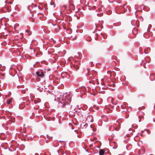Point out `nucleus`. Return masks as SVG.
Segmentation results:
<instances>
[{
	"mask_svg": "<svg viewBox=\"0 0 155 155\" xmlns=\"http://www.w3.org/2000/svg\"><path fill=\"white\" fill-rule=\"evenodd\" d=\"M63 101L64 104H70V102L71 101V97L70 94H68L65 95L64 94L62 97L60 98Z\"/></svg>",
	"mask_w": 155,
	"mask_h": 155,
	"instance_id": "obj_1",
	"label": "nucleus"
},
{
	"mask_svg": "<svg viewBox=\"0 0 155 155\" xmlns=\"http://www.w3.org/2000/svg\"><path fill=\"white\" fill-rule=\"evenodd\" d=\"M96 75V74L95 71H91V73H89L87 76L88 78L91 80H93V82L92 83L94 84H99L98 82V80L94 78V77H95Z\"/></svg>",
	"mask_w": 155,
	"mask_h": 155,
	"instance_id": "obj_2",
	"label": "nucleus"
},
{
	"mask_svg": "<svg viewBox=\"0 0 155 155\" xmlns=\"http://www.w3.org/2000/svg\"><path fill=\"white\" fill-rule=\"evenodd\" d=\"M79 64V61L78 60L74 61V63H72L74 67L76 70L79 69V67L78 65Z\"/></svg>",
	"mask_w": 155,
	"mask_h": 155,
	"instance_id": "obj_3",
	"label": "nucleus"
},
{
	"mask_svg": "<svg viewBox=\"0 0 155 155\" xmlns=\"http://www.w3.org/2000/svg\"><path fill=\"white\" fill-rule=\"evenodd\" d=\"M69 3V8L71 10H74L75 8V7L73 2L71 0H69L68 1Z\"/></svg>",
	"mask_w": 155,
	"mask_h": 155,
	"instance_id": "obj_4",
	"label": "nucleus"
},
{
	"mask_svg": "<svg viewBox=\"0 0 155 155\" xmlns=\"http://www.w3.org/2000/svg\"><path fill=\"white\" fill-rule=\"evenodd\" d=\"M36 75L38 76L42 77L44 76V73L41 71H38L36 72Z\"/></svg>",
	"mask_w": 155,
	"mask_h": 155,
	"instance_id": "obj_5",
	"label": "nucleus"
},
{
	"mask_svg": "<svg viewBox=\"0 0 155 155\" xmlns=\"http://www.w3.org/2000/svg\"><path fill=\"white\" fill-rule=\"evenodd\" d=\"M66 104H64L63 101H62V100L61 99H60V102L59 103L58 106L60 107H63Z\"/></svg>",
	"mask_w": 155,
	"mask_h": 155,
	"instance_id": "obj_6",
	"label": "nucleus"
},
{
	"mask_svg": "<svg viewBox=\"0 0 155 155\" xmlns=\"http://www.w3.org/2000/svg\"><path fill=\"white\" fill-rule=\"evenodd\" d=\"M67 7L65 5H63L62 8L60 11V12L61 14H63V12H64L66 9Z\"/></svg>",
	"mask_w": 155,
	"mask_h": 155,
	"instance_id": "obj_7",
	"label": "nucleus"
},
{
	"mask_svg": "<svg viewBox=\"0 0 155 155\" xmlns=\"http://www.w3.org/2000/svg\"><path fill=\"white\" fill-rule=\"evenodd\" d=\"M138 31L137 29L134 28L132 30V33L134 35H136L138 34Z\"/></svg>",
	"mask_w": 155,
	"mask_h": 155,
	"instance_id": "obj_8",
	"label": "nucleus"
},
{
	"mask_svg": "<svg viewBox=\"0 0 155 155\" xmlns=\"http://www.w3.org/2000/svg\"><path fill=\"white\" fill-rule=\"evenodd\" d=\"M127 103H125L124 104H123L121 105V107L122 109H124L126 108L127 106Z\"/></svg>",
	"mask_w": 155,
	"mask_h": 155,
	"instance_id": "obj_9",
	"label": "nucleus"
},
{
	"mask_svg": "<svg viewBox=\"0 0 155 155\" xmlns=\"http://www.w3.org/2000/svg\"><path fill=\"white\" fill-rule=\"evenodd\" d=\"M143 9L145 10L146 11H148L150 9L147 6H144L143 7Z\"/></svg>",
	"mask_w": 155,
	"mask_h": 155,
	"instance_id": "obj_10",
	"label": "nucleus"
},
{
	"mask_svg": "<svg viewBox=\"0 0 155 155\" xmlns=\"http://www.w3.org/2000/svg\"><path fill=\"white\" fill-rule=\"evenodd\" d=\"M104 151L103 149L101 150L99 152V154L100 155H103L104 153Z\"/></svg>",
	"mask_w": 155,
	"mask_h": 155,
	"instance_id": "obj_11",
	"label": "nucleus"
},
{
	"mask_svg": "<svg viewBox=\"0 0 155 155\" xmlns=\"http://www.w3.org/2000/svg\"><path fill=\"white\" fill-rule=\"evenodd\" d=\"M68 75V74L67 72H62L61 73V75L62 77H67V75Z\"/></svg>",
	"mask_w": 155,
	"mask_h": 155,
	"instance_id": "obj_12",
	"label": "nucleus"
},
{
	"mask_svg": "<svg viewBox=\"0 0 155 155\" xmlns=\"http://www.w3.org/2000/svg\"><path fill=\"white\" fill-rule=\"evenodd\" d=\"M81 91L80 92L81 94H83L84 93L83 92H82V91H84L85 90H87V89L84 87H81Z\"/></svg>",
	"mask_w": 155,
	"mask_h": 155,
	"instance_id": "obj_13",
	"label": "nucleus"
},
{
	"mask_svg": "<svg viewBox=\"0 0 155 155\" xmlns=\"http://www.w3.org/2000/svg\"><path fill=\"white\" fill-rule=\"evenodd\" d=\"M8 124L7 125V124H2V126L4 127V128L5 129H7V128H6L7 127V126L8 125Z\"/></svg>",
	"mask_w": 155,
	"mask_h": 155,
	"instance_id": "obj_14",
	"label": "nucleus"
},
{
	"mask_svg": "<svg viewBox=\"0 0 155 155\" xmlns=\"http://www.w3.org/2000/svg\"><path fill=\"white\" fill-rule=\"evenodd\" d=\"M81 126L84 127L85 128H86L87 126V124L86 123H83L81 124Z\"/></svg>",
	"mask_w": 155,
	"mask_h": 155,
	"instance_id": "obj_15",
	"label": "nucleus"
},
{
	"mask_svg": "<svg viewBox=\"0 0 155 155\" xmlns=\"http://www.w3.org/2000/svg\"><path fill=\"white\" fill-rule=\"evenodd\" d=\"M50 5L53 6V7L54 8L55 7V5L54 3L53 2H51L50 3Z\"/></svg>",
	"mask_w": 155,
	"mask_h": 155,
	"instance_id": "obj_16",
	"label": "nucleus"
},
{
	"mask_svg": "<svg viewBox=\"0 0 155 155\" xmlns=\"http://www.w3.org/2000/svg\"><path fill=\"white\" fill-rule=\"evenodd\" d=\"M91 127V130H92L93 131H94V129L93 128V126L92 125H91L90 126Z\"/></svg>",
	"mask_w": 155,
	"mask_h": 155,
	"instance_id": "obj_17",
	"label": "nucleus"
},
{
	"mask_svg": "<svg viewBox=\"0 0 155 155\" xmlns=\"http://www.w3.org/2000/svg\"><path fill=\"white\" fill-rule=\"evenodd\" d=\"M101 35L103 36L104 39H105L106 38V35H104V34L102 33H101Z\"/></svg>",
	"mask_w": 155,
	"mask_h": 155,
	"instance_id": "obj_18",
	"label": "nucleus"
},
{
	"mask_svg": "<svg viewBox=\"0 0 155 155\" xmlns=\"http://www.w3.org/2000/svg\"><path fill=\"white\" fill-rule=\"evenodd\" d=\"M70 38H71L70 39L72 40H74L76 39V36H74V37L73 38H72L71 37Z\"/></svg>",
	"mask_w": 155,
	"mask_h": 155,
	"instance_id": "obj_19",
	"label": "nucleus"
},
{
	"mask_svg": "<svg viewBox=\"0 0 155 155\" xmlns=\"http://www.w3.org/2000/svg\"><path fill=\"white\" fill-rule=\"evenodd\" d=\"M12 102V100H8L7 101V104H10V103Z\"/></svg>",
	"mask_w": 155,
	"mask_h": 155,
	"instance_id": "obj_20",
	"label": "nucleus"
},
{
	"mask_svg": "<svg viewBox=\"0 0 155 155\" xmlns=\"http://www.w3.org/2000/svg\"><path fill=\"white\" fill-rule=\"evenodd\" d=\"M128 8L127 7L126 8H125V11L126 12H127L128 11Z\"/></svg>",
	"mask_w": 155,
	"mask_h": 155,
	"instance_id": "obj_21",
	"label": "nucleus"
},
{
	"mask_svg": "<svg viewBox=\"0 0 155 155\" xmlns=\"http://www.w3.org/2000/svg\"><path fill=\"white\" fill-rule=\"evenodd\" d=\"M74 131H75V132H76L77 134H78V132L77 131V130H74Z\"/></svg>",
	"mask_w": 155,
	"mask_h": 155,
	"instance_id": "obj_22",
	"label": "nucleus"
},
{
	"mask_svg": "<svg viewBox=\"0 0 155 155\" xmlns=\"http://www.w3.org/2000/svg\"><path fill=\"white\" fill-rule=\"evenodd\" d=\"M78 57V55H76V56H75L74 57L75 58L76 57Z\"/></svg>",
	"mask_w": 155,
	"mask_h": 155,
	"instance_id": "obj_23",
	"label": "nucleus"
},
{
	"mask_svg": "<svg viewBox=\"0 0 155 155\" xmlns=\"http://www.w3.org/2000/svg\"><path fill=\"white\" fill-rule=\"evenodd\" d=\"M128 109H130V110H131V107H129L128 108Z\"/></svg>",
	"mask_w": 155,
	"mask_h": 155,
	"instance_id": "obj_24",
	"label": "nucleus"
},
{
	"mask_svg": "<svg viewBox=\"0 0 155 155\" xmlns=\"http://www.w3.org/2000/svg\"><path fill=\"white\" fill-rule=\"evenodd\" d=\"M144 53L146 54H147V53L146 52L145 50L144 51Z\"/></svg>",
	"mask_w": 155,
	"mask_h": 155,
	"instance_id": "obj_25",
	"label": "nucleus"
},
{
	"mask_svg": "<svg viewBox=\"0 0 155 155\" xmlns=\"http://www.w3.org/2000/svg\"><path fill=\"white\" fill-rule=\"evenodd\" d=\"M143 67H144V68H146V66H145V65H143Z\"/></svg>",
	"mask_w": 155,
	"mask_h": 155,
	"instance_id": "obj_26",
	"label": "nucleus"
},
{
	"mask_svg": "<svg viewBox=\"0 0 155 155\" xmlns=\"http://www.w3.org/2000/svg\"><path fill=\"white\" fill-rule=\"evenodd\" d=\"M105 117L107 119V117L106 116H105Z\"/></svg>",
	"mask_w": 155,
	"mask_h": 155,
	"instance_id": "obj_27",
	"label": "nucleus"
},
{
	"mask_svg": "<svg viewBox=\"0 0 155 155\" xmlns=\"http://www.w3.org/2000/svg\"><path fill=\"white\" fill-rule=\"evenodd\" d=\"M103 21H101V23H103Z\"/></svg>",
	"mask_w": 155,
	"mask_h": 155,
	"instance_id": "obj_28",
	"label": "nucleus"
},
{
	"mask_svg": "<svg viewBox=\"0 0 155 155\" xmlns=\"http://www.w3.org/2000/svg\"><path fill=\"white\" fill-rule=\"evenodd\" d=\"M95 25L96 27H97V25H96V24H95Z\"/></svg>",
	"mask_w": 155,
	"mask_h": 155,
	"instance_id": "obj_29",
	"label": "nucleus"
},
{
	"mask_svg": "<svg viewBox=\"0 0 155 155\" xmlns=\"http://www.w3.org/2000/svg\"><path fill=\"white\" fill-rule=\"evenodd\" d=\"M99 15V14H97V15L98 16V15Z\"/></svg>",
	"mask_w": 155,
	"mask_h": 155,
	"instance_id": "obj_30",
	"label": "nucleus"
},
{
	"mask_svg": "<svg viewBox=\"0 0 155 155\" xmlns=\"http://www.w3.org/2000/svg\"><path fill=\"white\" fill-rule=\"evenodd\" d=\"M2 100H3V98L2 97Z\"/></svg>",
	"mask_w": 155,
	"mask_h": 155,
	"instance_id": "obj_31",
	"label": "nucleus"
},
{
	"mask_svg": "<svg viewBox=\"0 0 155 155\" xmlns=\"http://www.w3.org/2000/svg\"><path fill=\"white\" fill-rule=\"evenodd\" d=\"M139 122L140 121V119L139 120Z\"/></svg>",
	"mask_w": 155,
	"mask_h": 155,
	"instance_id": "obj_32",
	"label": "nucleus"
},
{
	"mask_svg": "<svg viewBox=\"0 0 155 155\" xmlns=\"http://www.w3.org/2000/svg\"><path fill=\"white\" fill-rule=\"evenodd\" d=\"M89 82H90V83H91V81H89Z\"/></svg>",
	"mask_w": 155,
	"mask_h": 155,
	"instance_id": "obj_33",
	"label": "nucleus"
},
{
	"mask_svg": "<svg viewBox=\"0 0 155 155\" xmlns=\"http://www.w3.org/2000/svg\"><path fill=\"white\" fill-rule=\"evenodd\" d=\"M125 5H124L123 6V7L124 6H125Z\"/></svg>",
	"mask_w": 155,
	"mask_h": 155,
	"instance_id": "obj_34",
	"label": "nucleus"
},
{
	"mask_svg": "<svg viewBox=\"0 0 155 155\" xmlns=\"http://www.w3.org/2000/svg\"><path fill=\"white\" fill-rule=\"evenodd\" d=\"M117 124H119L118 122H117Z\"/></svg>",
	"mask_w": 155,
	"mask_h": 155,
	"instance_id": "obj_35",
	"label": "nucleus"
},
{
	"mask_svg": "<svg viewBox=\"0 0 155 155\" xmlns=\"http://www.w3.org/2000/svg\"><path fill=\"white\" fill-rule=\"evenodd\" d=\"M131 126V127H133V125H132Z\"/></svg>",
	"mask_w": 155,
	"mask_h": 155,
	"instance_id": "obj_36",
	"label": "nucleus"
},
{
	"mask_svg": "<svg viewBox=\"0 0 155 155\" xmlns=\"http://www.w3.org/2000/svg\"><path fill=\"white\" fill-rule=\"evenodd\" d=\"M95 2H96V0H95Z\"/></svg>",
	"mask_w": 155,
	"mask_h": 155,
	"instance_id": "obj_37",
	"label": "nucleus"
},
{
	"mask_svg": "<svg viewBox=\"0 0 155 155\" xmlns=\"http://www.w3.org/2000/svg\"><path fill=\"white\" fill-rule=\"evenodd\" d=\"M1 96V94H0V97Z\"/></svg>",
	"mask_w": 155,
	"mask_h": 155,
	"instance_id": "obj_38",
	"label": "nucleus"
}]
</instances>
